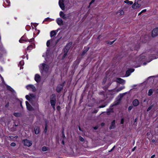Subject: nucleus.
I'll return each mask as SVG.
<instances>
[{"mask_svg": "<svg viewBox=\"0 0 158 158\" xmlns=\"http://www.w3.org/2000/svg\"><path fill=\"white\" fill-rule=\"evenodd\" d=\"M72 44V42H69L65 46L63 50V52L64 54L62 56V59L64 60L65 57L67 56V53L69 52V49L70 48Z\"/></svg>", "mask_w": 158, "mask_h": 158, "instance_id": "1", "label": "nucleus"}, {"mask_svg": "<svg viewBox=\"0 0 158 158\" xmlns=\"http://www.w3.org/2000/svg\"><path fill=\"white\" fill-rule=\"evenodd\" d=\"M49 68L48 65L45 63L42 64H40V69L41 73H47L48 72Z\"/></svg>", "mask_w": 158, "mask_h": 158, "instance_id": "2", "label": "nucleus"}, {"mask_svg": "<svg viewBox=\"0 0 158 158\" xmlns=\"http://www.w3.org/2000/svg\"><path fill=\"white\" fill-rule=\"evenodd\" d=\"M50 103L54 110H55V105L56 103V98L55 94H52L50 96Z\"/></svg>", "mask_w": 158, "mask_h": 158, "instance_id": "3", "label": "nucleus"}, {"mask_svg": "<svg viewBox=\"0 0 158 158\" xmlns=\"http://www.w3.org/2000/svg\"><path fill=\"white\" fill-rule=\"evenodd\" d=\"M22 142L23 143H24V144L25 146L30 147L32 145V141L27 139L23 140Z\"/></svg>", "mask_w": 158, "mask_h": 158, "instance_id": "4", "label": "nucleus"}, {"mask_svg": "<svg viewBox=\"0 0 158 158\" xmlns=\"http://www.w3.org/2000/svg\"><path fill=\"white\" fill-rule=\"evenodd\" d=\"M158 35V27L154 28L152 31V36L154 37Z\"/></svg>", "mask_w": 158, "mask_h": 158, "instance_id": "5", "label": "nucleus"}, {"mask_svg": "<svg viewBox=\"0 0 158 158\" xmlns=\"http://www.w3.org/2000/svg\"><path fill=\"white\" fill-rule=\"evenodd\" d=\"M26 105L27 109L30 111L34 110V108L29 104L27 101L26 102Z\"/></svg>", "mask_w": 158, "mask_h": 158, "instance_id": "6", "label": "nucleus"}, {"mask_svg": "<svg viewBox=\"0 0 158 158\" xmlns=\"http://www.w3.org/2000/svg\"><path fill=\"white\" fill-rule=\"evenodd\" d=\"M64 0H59V4L61 9L64 10L65 9V6L64 3Z\"/></svg>", "mask_w": 158, "mask_h": 158, "instance_id": "7", "label": "nucleus"}, {"mask_svg": "<svg viewBox=\"0 0 158 158\" xmlns=\"http://www.w3.org/2000/svg\"><path fill=\"white\" fill-rule=\"evenodd\" d=\"M34 40V38H32L30 40L28 39H24V37H21V39L19 40V42L20 43H22V41H24L25 42H27L28 41L29 42H32Z\"/></svg>", "mask_w": 158, "mask_h": 158, "instance_id": "8", "label": "nucleus"}, {"mask_svg": "<svg viewBox=\"0 0 158 158\" xmlns=\"http://www.w3.org/2000/svg\"><path fill=\"white\" fill-rule=\"evenodd\" d=\"M64 84H61L58 85L56 88V91L57 93H59L62 90L64 86Z\"/></svg>", "mask_w": 158, "mask_h": 158, "instance_id": "9", "label": "nucleus"}, {"mask_svg": "<svg viewBox=\"0 0 158 158\" xmlns=\"http://www.w3.org/2000/svg\"><path fill=\"white\" fill-rule=\"evenodd\" d=\"M26 88L27 89H31L32 91L33 92L36 91V89L35 87L33 85H29L26 86Z\"/></svg>", "mask_w": 158, "mask_h": 158, "instance_id": "10", "label": "nucleus"}, {"mask_svg": "<svg viewBox=\"0 0 158 158\" xmlns=\"http://www.w3.org/2000/svg\"><path fill=\"white\" fill-rule=\"evenodd\" d=\"M134 69H129L126 72L125 76L126 77L129 76L131 74V73L133 72Z\"/></svg>", "mask_w": 158, "mask_h": 158, "instance_id": "11", "label": "nucleus"}, {"mask_svg": "<svg viewBox=\"0 0 158 158\" xmlns=\"http://www.w3.org/2000/svg\"><path fill=\"white\" fill-rule=\"evenodd\" d=\"M116 81L117 83L123 85L124 84L125 82L124 80L120 78H117Z\"/></svg>", "mask_w": 158, "mask_h": 158, "instance_id": "12", "label": "nucleus"}, {"mask_svg": "<svg viewBox=\"0 0 158 158\" xmlns=\"http://www.w3.org/2000/svg\"><path fill=\"white\" fill-rule=\"evenodd\" d=\"M141 6L140 4H139L137 2H135L132 5V7L134 9H136L140 7Z\"/></svg>", "mask_w": 158, "mask_h": 158, "instance_id": "13", "label": "nucleus"}, {"mask_svg": "<svg viewBox=\"0 0 158 158\" xmlns=\"http://www.w3.org/2000/svg\"><path fill=\"white\" fill-rule=\"evenodd\" d=\"M115 120H114L111 123L110 126L109 127L110 129L111 130L112 129H114L115 128Z\"/></svg>", "mask_w": 158, "mask_h": 158, "instance_id": "14", "label": "nucleus"}, {"mask_svg": "<svg viewBox=\"0 0 158 158\" xmlns=\"http://www.w3.org/2000/svg\"><path fill=\"white\" fill-rule=\"evenodd\" d=\"M132 104L134 106H137L139 105V102L137 99H135L133 101Z\"/></svg>", "mask_w": 158, "mask_h": 158, "instance_id": "15", "label": "nucleus"}, {"mask_svg": "<svg viewBox=\"0 0 158 158\" xmlns=\"http://www.w3.org/2000/svg\"><path fill=\"white\" fill-rule=\"evenodd\" d=\"M35 80L37 82H39L40 81V77L38 74H36L35 77Z\"/></svg>", "mask_w": 158, "mask_h": 158, "instance_id": "16", "label": "nucleus"}, {"mask_svg": "<svg viewBox=\"0 0 158 158\" xmlns=\"http://www.w3.org/2000/svg\"><path fill=\"white\" fill-rule=\"evenodd\" d=\"M57 23L59 25H62L63 24V21L61 18H58L56 19Z\"/></svg>", "mask_w": 158, "mask_h": 158, "instance_id": "17", "label": "nucleus"}, {"mask_svg": "<svg viewBox=\"0 0 158 158\" xmlns=\"http://www.w3.org/2000/svg\"><path fill=\"white\" fill-rule=\"evenodd\" d=\"M35 134L37 135L39 134L40 132V128L39 127H36L34 128Z\"/></svg>", "mask_w": 158, "mask_h": 158, "instance_id": "18", "label": "nucleus"}, {"mask_svg": "<svg viewBox=\"0 0 158 158\" xmlns=\"http://www.w3.org/2000/svg\"><path fill=\"white\" fill-rule=\"evenodd\" d=\"M58 29L56 31H52L50 32V36L52 37L56 35Z\"/></svg>", "mask_w": 158, "mask_h": 158, "instance_id": "19", "label": "nucleus"}, {"mask_svg": "<svg viewBox=\"0 0 158 158\" xmlns=\"http://www.w3.org/2000/svg\"><path fill=\"white\" fill-rule=\"evenodd\" d=\"M89 48H90L89 47H87L85 49V50L84 51H83V52H82V53L81 54V56H84L85 55V54L86 53V52L89 50Z\"/></svg>", "mask_w": 158, "mask_h": 158, "instance_id": "20", "label": "nucleus"}, {"mask_svg": "<svg viewBox=\"0 0 158 158\" xmlns=\"http://www.w3.org/2000/svg\"><path fill=\"white\" fill-rule=\"evenodd\" d=\"M60 16L63 19H66V17L65 16V15L62 11H60Z\"/></svg>", "mask_w": 158, "mask_h": 158, "instance_id": "21", "label": "nucleus"}, {"mask_svg": "<svg viewBox=\"0 0 158 158\" xmlns=\"http://www.w3.org/2000/svg\"><path fill=\"white\" fill-rule=\"evenodd\" d=\"M13 115L15 117H21L22 116V114L21 113H14Z\"/></svg>", "mask_w": 158, "mask_h": 158, "instance_id": "22", "label": "nucleus"}, {"mask_svg": "<svg viewBox=\"0 0 158 158\" xmlns=\"http://www.w3.org/2000/svg\"><path fill=\"white\" fill-rule=\"evenodd\" d=\"M6 87L7 89L9 90L10 91H11L12 92H15V90L10 86L7 85L6 86Z\"/></svg>", "mask_w": 158, "mask_h": 158, "instance_id": "23", "label": "nucleus"}, {"mask_svg": "<svg viewBox=\"0 0 158 158\" xmlns=\"http://www.w3.org/2000/svg\"><path fill=\"white\" fill-rule=\"evenodd\" d=\"M113 112V108H110L109 109H107V115H109L110 114V113Z\"/></svg>", "mask_w": 158, "mask_h": 158, "instance_id": "24", "label": "nucleus"}, {"mask_svg": "<svg viewBox=\"0 0 158 158\" xmlns=\"http://www.w3.org/2000/svg\"><path fill=\"white\" fill-rule=\"evenodd\" d=\"M124 2L125 3H127L129 5H132L133 3V2L132 1H129L128 0L124 1Z\"/></svg>", "mask_w": 158, "mask_h": 158, "instance_id": "25", "label": "nucleus"}, {"mask_svg": "<svg viewBox=\"0 0 158 158\" xmlns=\"http://www.w3.org/2000/svg\"><path fill=\"white\" fill-rule=\"evenodd\" d=\"M124 88H125V86H124L120 87H119V88H118V89H117L116 90V91L117 92H118L121 90H122Z\"/></svg>", "mask_w": 158, "mask_h": 158, "instance_id": "26", "label": "nucleus"}, {"mask_svg": "<svg viewBox=\"0 0 158 158\" xmlns=\"http://www.w3.org/2000/svg\"><path fill=\"white\" fill-rule=\"evenodd\" d=\"M153 93L152 90V89H150L148 90V95L149 96H151Z\"/></svg>", "mask_w": 158, "mask_h": 158, "instance_id": "27", "label": "nucleus"}, {"mask_svg": "<svg viewBox=\"0 0 158 158\" xmlns=\"http://www.w3.org/2000/svg\"><path fill=\"white\" fill-rule=\"evenodd\" d=\"M26 99L29 101H31V98L30 97L29 95H27L26 96Z\"/></svg>", "mask_w": 158, "mask_h": 158, "instance_id": "28", "label": "nucleus"}, {"mask_svg": "<svg viewBox=\"0 0 158 158\" xmlns=\"http://www.w3.org/2000/svg\"><path fill=\"white\" fill-rule=\"evenodd\" d=\"M48 150V147H45V146H44L42 147V150L43 151H47Z\"/></svg>", "mask_w": 158, "mask_h": 158, "instance_id": "29", "label": "nucleus"}, {"mask_svg": "<svg viewBox=\"0 0 158 158\" xmlns=\"http://www.w3.org/2000/svg\"><path fill=\"white\" fill-rule=\"evenodd\" d=\"M33 48V46L32 45H29L27 48V50L31 49Z\"/></svg>", "mask_w": 158, "mask_h": 158, "instance_id": "30", "label": "nucleus"}, {"mask_svg": "<svg viewBox=\"0 0 158 158\" xmlns=\"http://www.w3.org/2000/svg\"><path fill=\"white\" fill-rule=\"evenodd\" d=\"M98 94L100 95H103L104 97H105V96L104 94V92L103 91L100 92Z\"/></svg>", "mask_w": 158, "mask_h": 158, "instance_id": "31", "label": "nucleus"}, {"mask_svg": "<svg viewBox=\"0 0 158 158\" xmlns=\"http://www.w3.org/2000/svg\"><path fill=\"white\" fill-rule=\"evenodd\" d=\"M29 96L30 97V98H35V95L34 94H29Z\"/></svg>", "mask_w": 158, "mask_h": 158, "instance_id": "32", "label": "nucleus"}, {"mask_svg": "<svg viewBox=\"0 0 158 158\" xmlns=\"http://www.w3.org/2000/svg\"><path fill=\"white\" fill-rule=\"evenodd\" d=\"M118 13H120L121 15H123L124 14V12L123 10H120L118 12Z\"/></svg>", "mask_w": 158, "mask_h": 158, "instance_id": "33", "label": "nucleus"}, {"mask_svg": "<svg viewBox=\"0 0 158 158\" xmlns=\"http://www.w3.org/2000/svg\"><path fill=\"white\" fill-rule=\"evenodd\" d=\"M108 91L110 92V94L111 95H112L114 94V91L113 90H109Z\"/></svg>", "mask_w": 158, "mask_h": 158, "instance_id": "34", "label": "nucleus"}, {"mask_svg": "<svg viewBox=\"0 0 158 158\" xmlns=\"http://www.w3.org/2000/svg\"><path fill=\"white\" fill-rule=\"evenodd\" d=\"M62 38V36H60L59 38L55 42V44H56Z\"/></svg>", "mask_w": 158, "mask_h": 158, "instance_id": "35", "label": "nucleus"}, {"mask_svg": "<svg viewBox=\"0 0 158 158\" xmlns=\"http://www.w3.org/2000/svg\"><path fill=\"white\" fill-rule=\"evenodd\" d=\"M152 106H150L147 109V111H149L150 110L152 109Z\"/></svg>", "mask_w": 158, "mask_h": 158, "instance_id": "36", "label": "nucleus"}, {"mask_svg": "<svg viewBox=\"0 0 158 158\" xmlns=\"http://www.w3.org/2000/svg\"><path fill=\"white\" fill-rule=\"evenodd\" d=\"M133 108V106H130L128 107V110L129 111H130Z\"/></svg>", "mask_w": 158, "mask_h": 158, "instance_id": "37", "label": "nucleus"}, {"mask_svg": "<svg viewBox=\"0 0 158 158\" xmlns=\"http://www.w3.org/2000/svg\"><path fill=\"white\" fill-rule=\"evenodd\" d=\"M24 64V62L23 61V60L19 62V64L21 66L23 65Z\"/></svg>", "mask_w": 158, "mask_h": 158, "instance_id": "38", "label": "nucleus"}, {"mask_svg": "<svg viewBox=\"0 0 158 158\" xmlns=\"http://www.w3.org/2000/svg\"><path fill=\"white\" fill-rule=\"evenodd\" d=\"M107 105V104H106V105H101L100 106H99V107H98V108H103V107H104L106 106Z\"/></svg>", "mask_w": 158, "mask_h": 158, "instance_id": "39", "label": "nucleus"}, {"mask_svg": "<svg viewBox=\"0 0 158 158\" xmlns=\"http://www.w3.org/2000/svg\"><path fill=\"white\" fill-rule=\"evenodd\" d=\"M10 146L12 147H15L16 146V143H12L10 144Z\"/></svg>", "mask_w": 158, "mask_h": 158, "instance_id": "40", "label": "nucleus"}, {"mask_svg": "<svg viewBox=\"0 0 158 158\" xmlns=\"http://www.w3.org/2000/svg\"><path fill=\"white\" fill-rule=\"evenodd\" d=\"M115 40H114L112 41H109V42H108L107 44H108L110 45H111L114 43V42L115 41Z\"/></svg>", "mask_w": 158, "mask_h": 158, "instance_id": "41", "label": "nucleus"}, {"mask_svg": "<svg viewBox=\"0 0 158 158\" xmlns=\"http://www.w3.org/2000/svg\"><path fill=\"white\" fill-rule=\"evenodd\" d=\"M9 137L11 138V139H12L13 138H15V139H17L18 138V136H16L15 137H13V136H9Z\"/></svg>", "mask_w": 158, "mask_h": 158, "instance_id": "42", "label": "nucleus"}, {"mask_svg": "<svg viewBox=\"0 0 158 158\" xmlns=\"http://www.w3.org/2000/svg\"><path fill=\"white\" fill-rule=\"evenodd\" d=\"M50 40H48L47 41V46L48 47H49L50 44Z\"/></svg>", "mask_w": 158, "mask_h": 158, "instance_id": "43", "label": "nucleus"}, {"mask_svg": "<svg viewBox=\"0 0 158 158\" xmlns=\"http://www.w3.org/2000/svg\"><path fill=\"white\" fill-rule=\"evenodd\" d=\"M124 122V119L123 118H122L121 119L120 123L121 124H123Z\"/></svg>", "mask_w": 158, "mask_h": 158, "instance_id": "44", "label": "nucleus"}, {"mask_svg": "<svg viewBox=\"0 0 158 158\" xmlns=\"http://www.w3.org/2000/svg\"><path fill=\"white\" fill-rule=\"evenodd\" d=\"M56 109L57 110L60 111V106H58L56 107Z\"/></svg>", "mask_w": 158, "mask_h": 158, "instance_id": "45", "label": "nucleus"}, {"mask_svg": "<svg viewBox=\"0 0 158 158\" xmlns=\"http://www.w3.org/2000/svg\"><path fill=\"white\" fill-rule=\"evenodd\" d=\"M80 140L82 141V142H83L84 141V139L81 137L80 138Z\"/></svg>", "mask_w": 158, "mask_h": 158, "instance_id": "46", "label": "nucleus"}, {"mask_svg": "<svg viewBox=\"0 0 158 158\" xmlns=\"http://www.w3.org/2000/svg\"><path fill=\"white\" fill-rule=\"evenodd\" d=\"M95 1V0H92L91 2L89 3V6H90Z\"/></svg>", "mask_w": 158, "mask_h": 158, "instance_id": "47", "label": "nucleus"}, {"mask_svg": "<svg viewBox=\"0 0 158 158\" xmlns=\"http://www.w3.org/2000/svg\"><path fill=\"white\" fill-rule=\"evenodd\" d=\"M115 147V146H114L113 148L110 150L109 151V152H110L114 150Z\"/></svg>", "mask_w": 158, "mask_h": 158, "instance_id": "48", "label": "nucleus"}, {"mask_svg": "<svg viewBox=\"0 0 158 158\" xmlns=\"http://www.w3.org/2000/svg\"><path fill=\"white\" fill-rule=\"evenodd\" d=\"M47 126L46 125L45 127V129H44V131L45 133H46L47 132Z\"/></svg>", "mask_w": 158, "mask_h": 158, "instance_id": "49", "label": "nucleus"}, {"mask_svg": "<svg viewBox=\"0 0 158 158\" xmlns=\"http://www.w3.org/2000/svg\"><path fill=\"white\" fill-rule=\"evenodd\" d=\"M98 126H95L93 127V128L94 130H97L98 128Z\"/></svg>", "mask_w": 158, "mask_h": 158, "instance_id": "50", "label": "nucleus"}, {"mask_svg": "<svg viewBox=\"0 0 158 158\" xmlns=\"http://www.w3.org/2000/svg\"><path fill=\"white\" fill-rule=\"evenodd\" d=\"M146 9H144L141 11V12L142 13L145 12L146 11Z\"/></svg>", "mask_w": 158, "mask_h": 158, "instance_id": "51", "label": "nucleus"}, {"mask_svg": "<svg viewBox=\"0 0 158 158\" xmlns=\"http://www.w3.org/2000/svg\"><path fill=\"white\" fill-rule=\"evenodd\" d=\"M103 89L105 91H106V90L107 89L106 88V87H102Z\"/></svg>", "mask_w": 158, "mask_h": 158, "instance_id": "52", "label": "nucleus"}, {"mask_svg": "<svg viewBox=\"0 0 158 158\" xmlns=\"http://www.w3.org/2000/svg\"><path fill=\"white\" fill-rule=\"evenodd\" d=\"M9 102H7V104L5 105V107H8L9 106Z\"/></svg>", "mask_w": 158, "mask_h": 158, "instance_id": "53", "label": "nucleus"}, {"mask_svg": "<svg viewBox=\"0 0 158 158\" xmlns=\"http://www.w3.org/2000/svg\"><path fill=\"white\" fill-rule=\"evenodd\" d=\"M62 137H63V138L64 139L66 138V137H65L64 134H62Z\"/></svg>", "mask_w": 158, "mask_h": 158, "instance_id": "54", "label": "nucleus"}, {"mask_svg": "<svg viewBox=\"0 0 158 158\" xmlns=\"http://www.w3.org/2000/svg\"><path fill=\"white\" fill-rule=\"evenodd\" d=\"M98 111V110H95L93 112V113H96Z\"/></svg>", "mask_w": 158, "mask_h": 158, "instance_id": "55", "label": "nucleus"}, {"mask_svg": "<svg viewBox=\"0 0 158 158\" xmlns=\"http://www.w3.org/2000/svg\"><path fill=\"white\" fill-rule=\"evenodd\" d=\"M20 106H21V107L22 108H23V106H22V102L21 101H20Z\"/></svg>", "mask_w": 158, "mask_h": 158, "instance_id": "56", "label": "nucleus"}, {"mask_svg": "<svg viewBox=\"0 0 158 158\" xmlns=\"http://www.w3.org/2000/svg\"><path fill=\"white\" fill-rule=\"evenodd\" d=\"M106 79H104L103 80V81L102 82L103 83H105L106 82Z\"/></svg>", "mask_w": 158, "mask_h": 158, "instance_id": "57", "label": "nucleus"}, {"mask_svg": "<svg viewBox=\"0 0 158 158\" xmlns=\"http://www.w3.org/2000/svg\"><path fill=\"white\" fill-rule=\"evenodd\" d=\"M62 144L63 145H64V140H63L62 141Z\"/></svg>", "mask_w": 158, "mask_h": 158, "instance_id": "58", "label": "nucleus"}, {"mask_svg": "<svg viewBox=\"0 0 158 158\" xmlns=\"http://www.w3.org/2000/svg\"><path fill=\"white\" fill-rule=\"evenodd\" d=\"M105 125V123H101V126H102V127H103V126H104Z\"/></svg>", "mask_w": 158, "mask_h": 158, "instance_id": "59", "label": "nucleus"}, {"mask_svg": "<svg viewBox=\"0 0 158 158\" xmlns=\"http://www.w3.org/2000/svg\"><path fill=\"white\" fill-rule=\"evenodd\" d=\"M136 147H134L132 150V151H134Z\"/></svg>", "mask_w": 158, "mask_h": 158, "instance_id": "60", "label": "nucleus"}, {"mask_svg": "<svg viewBox=\"0 0 158 158\" xmlns=\"http://www.w3.org/2000/svg\"><path fill=\"white\" fill-rule=\"evenodd\" d=\"M78 129H79V131H82L81 128L79 126H78Z\"/></svg>", "mask_w": 158, "mask_h": 158, "instance_id": "61", "label": "nucleus"}, {"mask_svg": "<svg viewBox=\"0 0 158 158\" xmlns=\"http://www.w3.org/2000/svg\"><path fill=\"white\" fill-rule=\"evenodd\" d=\"M155 156V155H153L151 156V158H154Z\"/></svg>", "mask_w": 158, "mask_h": 158, "instance_id": "62", "label": "nucleus"}, {"mask_svg": "<svg viewBox=\"0 0 158 158\" xmlns=\"http://www.w3.org/2000/svg\"><path fill=\"white\" fill-rule=\"evenodd\" d=\"M104 100H100L99 101V103H101V102H104Z\"/></svg>", "mask_w": 158, "mask_h": 158, "instance_id": "63", "label": "nucleus"}, {"mask_svg": "<svg viewBox=\"0 0 158 158\" xmlns=\"http://www.w3.org/2000/svg\"><path fill=\"white\" fill-rule=\"evenodd\" d=\"M156 77V76H150V77H149L148 78V79H149V78H151V77Z\"/></svg>", "mask_w": 158, "mask_h": 158, "instance_id": "64", "label": "nucleus"}]
</instances>
